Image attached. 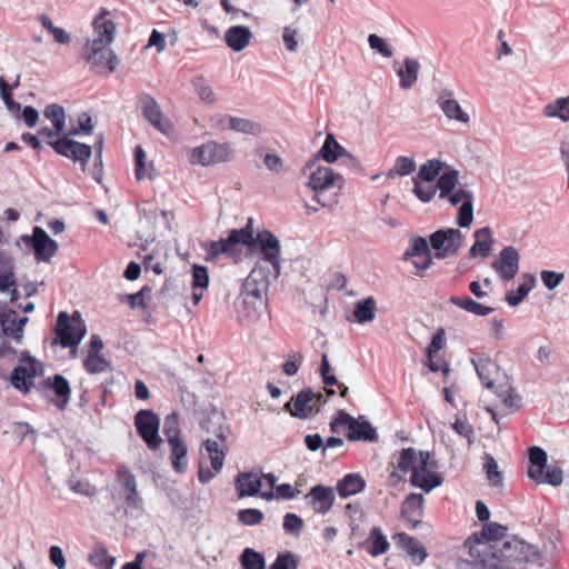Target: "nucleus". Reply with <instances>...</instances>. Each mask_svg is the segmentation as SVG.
I'll return each instance as SVG.
<instances>
[{
  "label": "nucleus",
  "mask_w": 569,
  "mask_h": 569,
  "mask_svg": "<svg viewBox=\"0 0 569 569\" xmlns=\"http://www.w3.org/2000/svg\"><path fill=\"white\" fill-rule=\"evenodd\" d=\"M465 547L468 548L471 563L477 569H518L517 566L540 559V551L536 546L516 537L496 545L469 537Z\"/></svg>",
  "instance_id": "obj_1"
},
{
  "label": "nucleus",
  "mask_w": 569,
  "mask_h": 569,
  "mask_svg": "<svg viewBox=\"0 0 569 569\" xmlns=\"http://www.w3.org/2000/svg\"><path fill=\"white\" fill-rule=\"evenodd\" d=\"M254 243L259 246L262 252V258L258 261H263L267 266H270L273 271V277L278 278L281 272L280 242L269 230L258 232L254 238L251 218L243 228L231 230L226 239L210 242L208 253L212 258L220 254L236 257L239 252L237 248L239 244L251 247Z\"/></svg>",
  "instance_id": "obj_2"
},
{
  "label": "nucleus",
  "mask_w": 569,
  "mask_h": 569,
  "mask_svg": "<svg viewBox=\"0 0 569 569\" xmlns=\"http://www.w3.org/2000/svg\"><path fill=\"white\" fill-rule=\"evenodd\" d=\"M93 28L97 37L83 46L82 57L92 71L113 72L118 58L109 46L114 39L116 24L102 14L93 20Z\"/></svg>",
  "instance_id": "obj_3"
},
{
  "label": "nucleus",
  "mask_w": 569,
  "mask_h": 569,
  "mask_svg": "<svg viewBox=\"0 0 569 569\" xmlns=\"http://www.w3.org/2000/svg\"><path fill=\"white\" fill-rule=\"evenodd\" d=\"M213 419L218 421L217 427L210 428L209 421L203 422L202 427L211 432L216 439L208 438L203 440L200 447L201 457H207L210 461V467L206 466L203 459H200L198 479L201 483L210 482L223 468L226 452L221 443L226 442L230 433L229 426L224 425L223 417L220 413H213Z\"/></svg>",
  "instance_id": "obj_4"
},
{
  "label": "nucleus",
  "mask_w": 569,
  "mask_h": 569,
  "mask_svg": "<svg viewBox=\"0 0 569 569\" xmlns=\"http://www.w3.org/2000/svg\"><path fill=\"white\" fill-rule=\"evenodd\" d=\"M271 274L273 276V271L270 266L263 261H257L242 284L241 292L244 293L247 301L253 305H266Z\"/></svg>",
  "instance_id": "obj_5"
},
{
  "label": "nucleus",
  "mask_w": 569,
  "mask_h": 569,
  "mask_svg": "<svg viewBox=\"0 0 569 569\" xmlns=\"http://www.w3.org/2000/svg\"><path fill=\"white\" fill-rule=\"evenodd\" d=\"M54 333L62 348L78 347L87 333V326L79 312L70 316L66 311L58 315Z\"/></svg>",
  "instance_id": "obj_6"
},
{
  "label": "nucleus",
  "mask_w": 569,
  "mask_h": 569,
  "mask_svg": "<svg viewBox=\"0 0 569 569\" xmlns=\"http://www.w3.org/2000/svg\"><path fill=\"white\" fill-rule=\"evenodd\" d=\"M547 452L540 447L529 449L528 477L536 483H548L558 487L562 483L563 471L560 467L547 466Z\"/></svg>",
  "instance_id": "obj_7"
},
{
  "label": "nucleus",
  "mask_w": 569,
  "mask_h": 569,
  "mask_svg": "<svg viewBox=\"0 0 569 569\" xmlns=\"http://www.w3.org/2000/svg\"><path fill=\"white\" fill-rule=\"evenodd\" d=\"M348 427V439L352 441H376L378 435L371 423L362 417L353 418L346 411H339L337 418L330 422V429L333 433H339L341 427Z\"/></svg>",
  "instance_id": "obj_8"
},
{
  "label": "nucleus",
  "mask_w": 569,
  "mask_h": 569,
  "mask_svg": "<svg viewBox=\"0 0 569 569\" xmlns=\"http://www.w3.org/2000/svg\"><path fill=\"white\" fill-rule=\"evenodd\" d=\"M233 153L234 151L230 142L208 141L192 149L190 162L207 167L231 161Z\"/></svg>",
  "instance_id": "obj_9"
},
{
  "label": "nucleus",
  "mask_w": 569,
  "mask_h": 569,
  "mask_svg": "<svg viewBox=\"0 0 569 569\" xmlns=\"http://www.w3.org/2000/svg\"><path fill=\"white\" fill-rule=\"evenodd\" d=\"M81 132L82 130L79 127L68 132L63 131L60 138L56 141H49V144L57 153L86 164L92 154V147L71 139V137L78 136Z\"/></svg>",
  "instance_id": "obj_10"
},
{
  "label": "nucleus",
  "mask_w": 569,
  "mask_h": 569,
  "mask_svg": "<svg viewBox=\"0 0 569 569\" xmlns=\"http://www.w3.org/2000/svg\"><path fill=\"white\" fill-rule=\"evenodd\" d=\"M437 462L431 460L430 453L420 451L418 466L413 468V475H411V485L430 492L442 483V477L437 473Z\"/></svg>",
  "instance_id": "obj_11"
},
{
  "label": "nucleus",
  "mask_w": 569,
  "mask_h": 569,
  "mask_svg": "<svg viewBox=\"0 0 569 569\" xmlns=\"http://www.w3.org/2000/svg\"><path fill=\"white\" fill-rule=\"evenodd\" d=\"M463 239L465 236L459 229H439L430 236V246L436 250V258L446 259L459 253Z\"/></svg>",
  "instance_id": "obj_12"
},
{
  "label": "nucleus",
  "mask_w": 569,
  "mask_h": 569,
  "mask_svg": "<svg viewBox=\"0 0 569 569\" xmlns=\"http://www.w3.org/2000/svg\"><path fill=\"white\" fill-rule=\"evenodd\" d=\"M134 426L150 450H158L162 445L159 436L160 418L150 409H142L134 416Z\"/></svg>",
  "instance_id": "obj_13"
},
{
  "label": "nucleus",
  "mask_w": 569,
  "mask_h": 569,
  "mask_svg": "<svg viewBox=\"0 0 569 569\" xmlns=\"http://www.w3.org/2000/svg\"><path fill=\"white\" fill-rule=\"evenodd\" d=\"M308 186L316 192L328 190L332 187L342 189L345 178L339 173H335L330 167L320 166L311 172ZM312 200L320 203L322 207L327 206L319 193H316Z\"/></svg>",
  "instance_id": "obj_14"
},
{
  "label": "nucleus",
  "mask_w": 569,
  "mask_h": 569,
  "mask_svg": "<svg viewBox=\"0 0 569 569\" xmlns=\"http://www.w3.org/2000/svg\"><path fill=\"white\" fill-rule=\"evenodd\" d=\"M138 107L148 122L163 134L172 131L171 121L163 114L157 100L150 94L143 93L138 99Z\"/></svg>",
  "instance_id": "obj_15"
},
{
  "label": "nucleus",
  "mask_w": 569,
  "mask_h": 569,
  "mask_svg": "<svg viewBox=\"0 0 569 569\" xmlns=\"http://www.w3.org/2000/svg\"><path fill=\"white\" fill-rule=\"evenodd\" d=\"M22 239L34 252L37 261L49 262L58 251V242L51 239L41 227H34L32 236H23Z\"/></svg>",
  "instance_id": "obj_16"
},
{
  "label": "nucleus",
  "mask_w": 569,
  "mask_h": 569,
  "mask_svg": "<svg viewBox=\"0 0 569 569\" xmlns=\"http://www.w3.org/2000/svg\"><path fill=\"white\" fill-rule=\"evenodd\" d=\"M42 372L41 363L30 358L12 370L10 382L14 389L28 393L33 386V378L41 376Z\"/></svg>",
  "instance_id": "obj_17"
},
{
  "label": "nucleus",
  "mask_w": 569,
  "mask_h": 569,
  "mask_svg": "<svg viewBox=\"0 0 569 569\" xmlns=\"http://www.w3.org/2000/svg\"><path fill=\"white\" fill-rule=\"evenodd\" d=\"M520 254L518 250L508 246L500 252L499 257L491 262V268L503 281L512 280L519 271Z\"/></svg>",
  "instance_id": "obj_18"
},
{
  "label": "nucleus",
  "mask_w": 569,
  "mask_h": 569,
  "mask_svg": "<svg viewBox=\"0 0 569 569\" xmlns=\"http://www.w3.org/2000/svg\"><path fill=\"white\" fill-rule=\"evenodd\" d=\"M117 482L124 492V501L129 509L138 510L142 506V498L138 491L136 476L127 466H119L117 470Z\"/></svg>",
  "instance_id": "obj_19"
},
{
  "label": "nucleus",
  "mask_w": 569,
  "mask_h": 569,
  "mask_svg": "<svg viewBox=\"0 0 569 569\" xmlns=\"http://www.w3.org/2000/svg\"><path fill=\"white\" fill-rule=\"evenodd\" d=\"M437 104L449 120H455L465 124L470 122V116L462 109L455 93L450 89H441L437 94Z\"/></svg>",
  "instance_id": "obj_20"
},
{
  "label": "nucleus",
  "mask_w": 569,
  "mask_h": 569,
  "mask_svg": "<svg viewBox=\"0 0 569 569\" xmlns=\"http://www.w3.org/2000/svg\"><path fill=\"white\" fill-rule=\"evenodd\" d=\"M471 363L473 365L482 386L493 391L497 388L496 381L499 376L498 363L486 355L473 357L471 359Z\"/></svg>",
  "instance_id": "obj_21"
},
{
  "label": "nucleus",
  "mask_w": 569,
  "mask_h": 569,
  "mask_svg": "<svg viewBox=\"0 0 569 569\" xmlns=\"http://www.w3.org/2000/svg\"><path fill=\"white\" fill-rule=\"evenodd\" d=\"M293 417L299 419L309 418L315 411V392L311 389H303L291 398L284 406Z\"/></svg>",
  "instance_id": "obj_22"
},
{
  "label": "nucleus",
  "mask_w": 569,
  "mask_h": 569,
  "mask_svg": "<svg viewBox=\"0 0 569 569\" xmlns=\"http://www.w3.org/2000/svg\"><path fill=\"white\" fill-rule=\"evenodd\" d=\"M306 499L315 512L326 515L333 506L335 495L331 488L317 485L311 488Z\"/></svg>",
  "instance_id": "obj_23"
},
{
  "label": "nucleus",
  "mask_w": 569,
  "mask_h": 569,
  "mask_svg": "<svg viewBox=\"0 0 569 569\" xmlns=\"http://www.w3.org/2000/svg\"><path fill=\"white\" fill-rule=\"evenodd\" d=\"M393 540L399 548L408 553L417 566L421 565L428 556L422 543L405 532L395 535Z\"/></svg>",
  "instance_id": "obj_24"
},
{
  "label": "nucleus",
  "mask_w": 569,
  "mask_h": 569,
  "mask_svg": "<svg viewBox=\"0 0 569 569\" xmlns=\"http://www.w3.org/2000/svg\"><path fill=\"white\" fill-rule=\"evenodd\" d=\"M425 498L421 493H410L401 507V516L412 528H417L423 515Z\"/></svg>",
  "instance_id": "obj_25"
},
{
  "label": "nucleus",
  "mask_w": 569,
  "mask_h": 569,
  "mask_svg": "<svg viewBox=\"0 0 569 569\" xmlns=\"http://www.w3.org/2000/svg\"><path fill=\"white\" fill-rule=\"evenodd\" d=\"M252 32L246 26H232L224 32L227 46L234 52L244 50L251 42Z\"/></svg>",
  "instance_id": "obj_26"
},
{
  "label": "nucleus",
  "mask_w": 569,
  "mask_h": 569,
  "mask_svg": "<svg viewBox=\"0 0 569 569\" xmlns=\"http://www.w3.org/2000/svg\"><path fill=\"white\" fill-rule=\"evenodd\" d=\"M239 498L253 497L262 487V479L254 472H241L234 480Z\"/></svg>",
  "instance_id": "obj_27"
},
{
  "label": "nucleus",
  "mask_w": 569,
  "mask_h": 569,
  "mask_svg": "<svg viewBox=\"0 0 569 569\" xmlns=\"http://www.w3.org/2000/svg\"><path fill=\"white\" fill-rule=\"evenodd\" d=\"M473 237L476 241L469 250V256L471 258H487L492 250L493 244V238L490 228L485 227L476 230Z\"/></svg>",
  "instance_id": "obj_28"
},
{
  "label": "nucleus",
  "mask_w": 569,
  "mask_h": 569,
  "mask_svg": "<svg viewBox=\"0 0 569 569\" xmlns=\"http://www.w3.org/2000/svg\"><path fill=\"white\" fill-rule=\"evenodd\" d=\"M170 460L174 471L183 473L188 469V447L182 438L169 439Z\"/></svg>",
  "instance_id": "obj_29"
},
{
  "label": "nucleus",
  "mask_w": 569,
  "mask_h": 569,
  "mask_svg": "<svg viewBox=\"0 0 569 569\" xmlns=\"http://www.w3.org/2000/svg\"><path fill=\"white\" fill-rule=\"evenodd\" d=\"M366 488V480L359 473H349L345 476L337 483V492L340 498H348L350 496L362 492Z\"/></svg>",
  "instance_id": "obj_30"
},
{
  "label": "nucleus",
  "mask_w": 569,
  "mask_h": 569,
  "mask_svg": "<svg viewBox=\"0 0 569 569\" xmlns=\"http://www.w3.org/2000/svg\"><path fill=\"white\" fill-rule=\"evenodd\" d=\"M419 71L420 63L412 58L406 57L403 59V67L396 70L400 79V88L405 90L411 89L418 80Z\"/></svg>",
  "instance_id": "obj_31"
},
{
  "label": "nucleus",
  "mask_w": 569,
  "mask_h": 569,
  "mask_svg": "<svg viewBox=\"0 0 569 569\" xmlns=\"http://www.w3.org/2000/svg\"><path fill=\"white\" fill-rule=\"evenodd\" d=\"M537 279L533 274L523 273L521 277V283L515 291H510L506 295L505 300L511 307H517L529 292L536 287Z\"/></svg>",
  "instance_id": "obj_32"
},
{
  "label": "nucleus",
  "mask_w": 569,
  "mask_h": 569,
  "mask_svg": "<svg viewBox=\"0 0 569 569\" xmlns=\"http://www.w3.org/2000/svg\"><path fill=\"white\" fill-rule=\"evenodd\" d=\"M341 154H347V150L336 140L332 133L327 134L317 156L326 162L332 163L340 159Z\"/></svg>",
  "instance_id": "obj_33"
},
{
  "label": "nucleus",
  "mask_w": 569,
  "mask_h": 569,
  "mask_svg": "<svg viewBox=\"0 0 569 569\" xmlns=\"http://www.w3.org/2000/svg\"><path fill=\"white\" fill-rule=\"evenodd\" d=\"M264 306L266 305H253L252 302L247 301L244 293L241 292L237 302L239 319L246 323H252L257 321Z\"/></svg>",
  "instance_id": "obj_34"
},
{
  "label": "nucleus",
  "mask_w": 569,
  "mask_h": 569,
  "mask_svg": "<svg viewBox=\"0 0 569 569\" xmlns=\"http://www.w3.org/2000/svg\"><path fill=\"white\" fill-rule=\"evenodd\" d=\"M450 302L465 311H468L476 316H488L493 312V308L481 305L470 297L452 296Z\"/></svg>",
  "instance_id": "obj_35"
},
{
  "label": "nucleus",
  "mask_w": 569,
  "mask_h": 569,
  "mask_svg": "<svg viewBox=\"0 0 569 569\" xmlns=\"http://www.w3.org/2000/svg\"><path fill=\"white\" fill-rule=\"evenodd\" d=\"M46 385L50 387L54 391V393L60 398L58 407L60 409H63L69 402L71 393L68 380L61 375H56L52 379H47Z\"/></svg>",
  "instance_id": "obj_36"
},
{
  "label": "nucleus",
  "mask_w": 569,
  "mask_h": 569,
  "mask_svg": "<svg viewBox=\"0 0 569 569\" xmlns=\"http://www.w3.org/2000/svg\"><path fill=\"white\" fill-rule=\"evenodd\" d=\"M417 169L416 160L412 157L399 156L396 158L391 169L386 173L389 179L407 177Z\"/></svg>",
  "instance_id": "obj_37"
},
{
  "label": "nucleus",
  "mask_w": 569,
  "mask_h": 569,
  "mask_svg": "<svg viewBox=\"0 0 569 569\" xmlns=\"http://www.w3.org/2000/svg\"><path fill=\"white\" fill-rule=\"evenodd\" d=\"M436 187L439 190L440 199L449 197L452 191L459 188V172L457 170L445 172L438 178Z\"/></svg>",
  "instance_id": "obj_38"
},
{
  "label": "nucleus",
  "mask_w": 569,
  "mask_h": 569,
  "mask_svg": "<svg viewBox=\"0 0 569 569\" xmlns=\"http://www.w3.org/2000/svg\"><path fill=\"white\" fill-rule=\"evenodd\" d=\"M376 301L369 297L356 302L353 309V316L359 323L370 322L376 317Z\"/></svg>",
  "instance_id": "obj_39"
},
{
  "label": "nucleus",
  "mask_w": 569,
  "mask_h": 569,
  "mask_svg": "<svg viewBox=\"0 0 569 569\" xmlns=\"http://www.w3.org/2000/svg\"><path fill=\"white\" fill-rule=\"evenodd\" d=\"M443 163L439 159H429L422 163L418 173L412 178L423 182H433L440 174Z\"/></svg>",
  "instance_id": "obj_40"
},
{
  "label": "nucleus",
  "mask_w": 569,
  "mask_h": 569,
  "mask_svg": "<svg viewBox=\"0 0 569 569\" xmlns=\"http://www.w3.org/2000/svg\"><path fill=\"white\" fill-rule=\"evenodd\" d=\"M543 114L547 118H559L565 122L569 121V96L548 103L543 109Z\"/></svg>",
  "instance_id": "obj_41"
},
{
  "label": "nucleus",
  "mask_w": 569,
  "mask_h": 569,
  "mask_svg": "<svg viewBox=\"0 0 569 569\" xmlns=\"http://www.w3.org/2000/svg\"><path fill=\"white\" fill-rule=\"evenodd\" d=\"M43 116L52 123L56 132L63 133L66 127V111L62 106L58 103L48 104L43 111Z\"/></svg>",
  "instance_id": "obj_42"
},
{
  "label": "nucleus",
  "mask_w": 569,
  "mask_h": 569,
  "mask_svg": "<svg viewBox=\"0 0 569 569\" xmlns=\"http://www.w3.org/2000/svg\"><path fill=\"white\" fill-rule=\"evenodd\" d=\"M367 541L372 542V546L369 549V553L373 557H378L386 553L390 547L387 537L383 535L382 530L379 527H373L371 529Z\"/></svg>",
  "instance_id": "obj_43"
},
{
  "label": "nucleus",
  "mask_w": 569,
  "mask_h": 569,
  "mask_svg": "<svg viewBox=\"0 0 569 569\" xmlns=\"http://www.w3.org/2000/svg\"><path fill=\"white\" fill-rule=\"evenodd\" d=\"M507 532V527L498 523V522H489L483 526L481 531V538H479L477 535L473 537H477L480 541H488L491 545L496 543H502L500 540L505 537Z\"/></svg>",
  "instance_id": "obj_44"
},
{
  "label": "nucleus",
  "mask_w": 569,
  "mask_h": 569,
  "mask_svg": "<svg viewBox=\"0 0 569 569\" xmlns=\"http://www.w3.org/2000/svg\"><path fill=\"white\" fill-rule=\"evenodd\" d=\"M240 562L243 569H266L263 556L251 548H246L242 551Z\"/></svg>",
  "instance_id": "obj_45"
},
{
  "label": "nucleus",
  "mask_w": 569,
  "mask_h": 569,
  "mask_svg": "<svg viewBox=\"0 0 569 569\" xmlns=\"http://www.w3.org/2000/svg\"><path fill=\"white\" fill-rule=\"evenodd\" d=\"M192 87L203 103L213 104L216 102L217 99L212 87L202 77H196L192 80Z\"/></svg>",
  "instance_id": "obj_46"
},
{
  "label": "nucleus",
  "mask_w": 569,
  "mask_h": 569,
  "mask_svg": "<svg viewBox=\"0 0 569 569\" xmlns=\"http://www.w3.org/2000/svg\"><path fill=\"white\" fill-rule=\"evenodd\" d=\"M419 457H417V451L413 448L402 449L398 461L397 468L403 473L411 472L413 475V468L418 466Z\"/></svg>",
  "instance_id": "obj_47"
},
{
  "label": "nucleus",
  "mask_w": 569,
  "mask_h": 569,
  "mask_svg": "<svg viewBox=\"0 0 569 569\" xmlns=\"http://www.w3.org/2000/svg\"><path fill=\"white\" fill-rule=\"evenodd\" d=\"M39 21L41 26L52 34L53 39L60 44H68L71 41L70 34L62 28L56 27L49 16L40 14Z\"/></svg>",
  "instance_id": "obj_48"
},
{
  "label": "nucleus",
  "mask_w": 569,
  "mask_h": 569,
  "mask_svg": "<svg viewBox=\"0 0 569 569\" xmlns=\"http://www.w3.org/2000/svg\"><path fill=\"white\" fill-rule=\"evenodd\" d=\"M483 459V469L486 471L489 483L492 487H500L502 485V475L499 471L496 459L489 453H485Z\"/></svg>",
  "instance_id": "obj_49"
},
{
  "label": "nucleus",
  "mask_w": 569,
  "mask_h": 569,
  "mask_svg": "<svg viewBox=\"0 0 569 569\" xmlns=\"http://www.w3.org/2000/svg\"><path fill=\"white\" fill-rule=\"evenodd\" d=\"M493 392L502 400L507 408H519L520 397L508 382L497 386Z\"/></svg>",
  "instance_id": "obj_50"
},
{
  "label": "nucleus",
  "mask_w": 569,
  "mask_h": 569,
  "mask_svg": "<svg viewBox=\"0 0 569 569\" xmlns=\"http://www.w3.org/2000/svg\"><path fill=\"white\" fill-rule=\"evenodd\" d=\"M83 366L91 375L106 372L110 367L109 362L100 353H88Z\"/></svg>",
  "instance_id": "obj_51"
},
{
  "label": "nucleus",
  "mask_w": 569,
  "mask_h": 569,
  "mask_svg": "<svg viewBox=\"0 0 569 569\" xmlns=\"http://www.w3.org/2000/svg\"><path fill=\"white\" fill-rule=\"evenodd\" d=\"M230 129L241 133H248L257 136L261 132L259 123L253 122L249 119L232 117L230 120Z\"/></svg>",
  "instance_id": "obj_52"
},
{
  "label": "nucleus",
  "mask_w": 569,
  "mask_h": 569,
  "mask_svg": "<svg viewBox=\"0 0 569 569\" xmlns=\"http://www.w3.org/2000/svg\"><path fill=\"white\" fill-rule=\"evenodd\" d=\"M0 326L6 337H10L17 341V313L16 311L8 309L0 312Z\"/></svg>",
  "instance_id": "obj_53"
},
{
  "label": "nucleus",
  "mask_w": 569,
  "mask_h": 569,
  "mask_svg": "<svg viewBox=\"0 0 569 569\" xmlns=\"http://www.w3.org/2000/svg\"><path fill=\"white\" fill-rule=\"evenodd\" d=\"M412 183H413V189H412L413 194L423 203L430 202L437 193L436 184L427 186V184H425L423 181H419L417 179H412Z\"/></svg>",
  "instance_id": "obj_54"
},
{
  "label": "nucleus",
  "mask_w": 569,
  "mask_h": 569,
  "mask_svg": "<svg viewBox=\"0 0 569 569\" xmlns=\"http://www.w3.org/2000/svg\"><path fill=\"white\" fill-rule=\"evenodd\" d=\"M91 565L99 569H112L114 559L109 557L107 549L96 548L94 551L89 556Z\"/></svg>",
  "instance_id": "obj_55"
},
{
  "label": "nucleus",
  "mask_w": 569,
  "mask_h": 569,
  "mask_svg": "<svg viewBox=\"0 0 569 569\" xmlns=\"http://www.w3.org/2000/svg\"><path fill=\"white\" fill-rule=\"evenodd\" d=\"M425 254H431L428 242L422 237L412 238L410 241L409 248L406 250L403 258L406 260H409V258L415 256H425Z\"/></svg>",
  "instance_id": "obj_56"
},
{
  "label": "nucleus",
  "mask_w": 569,
  "mask_h": 569,
  "mask_svg": "<svg viewBox=\"0 0 569 569\" xmlns=\"http://www.w3.org/2000/svg\"><path fill=\"white\" fill-rule=\"evenodd\" d=\"M368 43L373 51H377L383 58L389 59L393 56V51L390 44L383 38L376 33L369 34Z\"/></svg>",
  "instance_id": "obj_57"
},
{
  "label": "nucleus",
  "mask_w": 569,
  "mask_h": 569,
  "mask_svg": "<svg viewBox=\"0 0 569 569\" xmlns=\"http://www.w3.org/2000/svg\"><path fill=\"white\" fill-rule=\"evenodd\" d=\"M303 520L296 513L288 512L284 515L283 518V530L293 536L299 537L302 528H303Z\"/></svg>",
  "instance_id": "obj_58"
},
{
  "label": "nucleus",
  "mask_w": 569,
  "mask_h": 569,
  "mask_svg": "<svg viewBox=\"0 0 569 569\" xmlns=\"http://www.w3.org/2000/svg\"><path fill=\"white\" fill-rule=\"evenodd\" d=\"M298 557L291 551L279 553L270 569H297Z\"/></svg>",
  "instance_id": "obj_59"
},
{
  "label": "nucleus",
  "mask_w": 569,
  "mask_h": 569,
  "mask_svg": "<svg viewBox=\"0 0 569 569\" xmlns=\"http://www.w3.org/2000/svg\"><path fill=\"white\" fill-rule=\"evenodd\" d=\"M264 516L259 509L248 508L238 512V520L244 526H257L262 522Z\"/></svg>",
  "instance_id": "obj_60"
},
{
  "label": "nucleus",
  "mask_w": 569,
  "mask_h": 569,
  "mask_svg": "<svg viewBox=\"0 0 569 569\" xmlns=\"http://www.w3.org/2000/svg\"><path fill=\"white\" fill-rule=\"evenodd\" d=\"M209 284V274L206 267L194 264L192 268V289L206 290Z\"/></svg>",
  "instance_id": "obj_61"
},
{
  "label": "nucleus",
  "mask_w": 569,
  "mask_h": 569,
  "mask_svg": "<svg viewBox=\"0 0 569 569\" xmlns=\"http://www.w3.org/2000/svg\"><path fill=\"white\" fill-rule=\"evenodd\" d=\"M162 431L167 437V441H169V439L181 438L179 430V418L177 413L172 412L164 418Z\"/></svg>",
  "instance_id": "obj_62"
},
{
  "label": "nucleus",
  "mask_w": 569,
  "mask_h": 569,
  "mask_svg": "<svg viewBox=\"0 0 569 569\" xmlns=\"http://www.w3.org/2000/svg\"><path fill=\"white\" fill-rule=\"evenodd\" d=\"M443 200L449 201L452 206H463L467 202H473L475 197L472 191L459 186L458 189L452 191V193Z\"/></svg>",
  "instance_id": "obj_63"
},
{
  "label": "nucleus",
  "mask_w": 569,
  "mask_h": 569,
  "mask_svg": "<svg viewBox=\"0 0 569 569\" xmlns=\"http://www.w3.org/2000/svg\"><path fill=\"white\" fill-rule=\"evenodd\" d=\"M473 221V202H467L458 209L456 222L460 228H468Z\"/></svg>",
  "instance_id": "obj_64"
}]
</instances>
